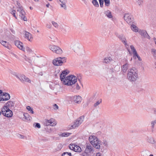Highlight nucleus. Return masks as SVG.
Wrapping results in <instances>:
<instances>
[{"mask_svg": "<svg viewBox=\"0 0 156 156\" xmlns=\"http://www.w3.org/2000/svg\"><path fill=\"white\" fill-rule=\"evenodd\" d=\"M139 76L137 71L134 68L129 69L127 74L128 79L131 82H134L138 78Z\"/></svg>", "mask_w": 156, "mask_h": 156, "instance_id": "nucleus-1", "label": "nucleus"}, {"mask_svg": "<svg viewBox=\"0 0 156 156\" xmlns=\"http://www.w3.org/2000/svg\"><path fill=\"white\" fill-rule=\"evenodd\" d=\"M77 81V77L73 75L66 77V80L63 82V84L68 86H71L76 83Z\"/></svg>", "mask_w": 156, "mask_h": 156, "instance_id": "nucleus-2", "label": "nucleus"}, {"mask_svg": "<svg viewBox=\"0 0 156 156\" xmlns=\"http://www.w3.org/2000/svg\"><path fill=\"white\" fill-rule=\"evenodd\" d=\"M89 140L94 147L97 149L100 148V141L95 136H90L89 137Z\"/></svg>", "mask_w": 156, "mask_h": 156, "instance_id": "nucleus-3", "label": "nucleus"}, {"mask_svg": "<svg viewBox=\"0 0 156 156\" xmlns=\"http://www.w3.org/2000/svg\"><path fill=\"white\" fill-rule=\"evenodd\" d=\"M84 119V116H80L74 122L73 125L69 126H69L68 128L69 129L76 128L79 126L82 123Z\"/></svg>", "mask_w": 156, "mask_h": 156, "instance_id": "nucleus-4", "label": "nucleus"}, {"mask_svg": "<svg viewBox=\"0 0 156 156\" xmlns=\"http://www.w3.org/2000/svg\"><path fill=\"white\" fill-rule=\"evenodd\" d=\"M49 49L53 52L57 54L61 55L62 54L63 51L59 47L52 44L49 46Z\"/></svg>", "mask_w": 156, "mask_h": 156, "instance_id": "nucleus-5", "label": "nucleus"}, {"mask_svg": "<svg viewBox=\"0 0 156 156\" xmlns=\"http://www.w3.org/2000/svg\"><path fill=\"white\" fill-rule=\"evenodd\" d=\"M66 62V58L65 57H59L56 58L53 61V64L54 65L57 66H60L62 64Z\"/></svg>", "mask_w": 156, "mask_h": 156, "instance_id": "nucleus-6", "label": "nucleus"}, {"mask_svg": "<svg viewBox=\"0 0 156 156\" xmlns=\"http://www.w3.org/2000/svg\"><path fill=\"white\" fill-rule=\"evenodd\" d=\"M2 113L4 116L7 117H11L13 115L12 111L8 108L3 107L1 109Z\"/></svg>", "mask_w": 156, "mask_h": 156, "instance_id": "nucleus-7", "label": "nucleus"}, {"mask_svg": "<svg viewBox=\"0 0 156 156\" xmlns=\"http://www.w3.org/2000/svg\"><path fill=\"white\" fill-rule=\"evenodd\" d=\"M80 44L77 42H73L70 45V48L76 52L80 49Z\"/></svg>", "mask_w": 156, "mask_h": 156, "instance_id": "nucleus-8", "label": "nucleus"}, {"mask_svg": "<svg viewBox=\"0 0 156 156\" xmlns=\"http://www.w3.org/2000/svg\"><path fill=\"white\" fill-rule=\"evenodd\" d=\"M124 18L125 20L129 24L131 25L133 23V18L130 14L127 13L124 15Z\"/></svg>", "mask_w": 156, "mask_h": 156, "instance_id": "nucleus-9", "label": "nucleus"}, {"mask_svg": "<svg viewBox=\"0 0 156 156\" xmlns=\"http://www.w3.org/2000/svg\"><path fill=\"white\" fill-rule=\"evenodd\" d=\"M44 124L45 126H54L56 125V123L54 119L51 118L49 119H45L44 122Z\"/></svg>", "mask_w": 156, "mask_h": 156, "instance_id": "nucleus-10", "label": "nucleus"}, {"mask_svg": "<svg viewBox=\"0 0 156 156\" xmlns=\"http://www.w3.org/2000/svg\"><path fill=\"white\" fill-rule=\"evenodd\" d=\"M17 11L20 13L19 16L21 17V19L25 21H27V18L25 16V12L23 9L22 7H18Z\"/></svg>", "mask_w": 156, "mask_h": 156, "instance_id": "nucleus-11", "label": "nucleus"}, {"mask_svg": "<svg viewBox=\"0 0 156 156\" xmlns=\"http://www.w3.org/2000/svg\"><path fill=\"white\" fill-rule=\"evenodd\" d=\"M69 147L70 149L75 152H80L81 151V148L75 144H70Z\"/></svg>", "mask_w": 156, "mask_h": 156, "instance_id": "nucleus-12", "label": "nucleus"}, {"mask_svg": "<svg viewBox=\"0 0 156 156\" xmlns=\"http://www.w3.org/2000/svg\"><path fill=\"white\" fill-rule=\"evenodd\" d=\"M72 101L76 104H80L82 101V98L81 96L79 95H75L71 97Z\"/></svg>", "mask_w": 156, "mask_h": 156, "instance_id": "nucleus-13", "label": "nucleus"}, {"mask_svg": "<svg viewBox=\"0 0 156 156\" xmlns=\"http://www.w3.org/2000/svg\"><path fill=\"white\" fill-rule=\"evenodd\" d=\"M69 73V72L67 71V70H64L60 74V78L62 83H63V82L66 80V76Z\"/></svg>", "mask_w": 156, "mask_h": 156, "instance_id": "nucleus-14", "label": "nucleus"}, {"mask_svg": "<svg viewBox=\"0 0 156 156\" xmlns=\"http://www.w3.org/2000/svg\"><path fill=\"white\" fill-rule=\"evenodd\" d=\"M16 76L17 78L22 82L23 81H25L30 83L31 82V80L24 75H22L19 76L16 75Z\"/></svg>", "mask_w": 156, "mask_h": 156, "instance_id": "nucleus-15", "label": "nucleus"}, {"mask_svg": "<svg viewBox=\"0 0 156 156\" xmlns=\"http://www.w3.org/2000/svg\"><path fill=\"white\" fill-rule=\"evenodd\" d=\"M16 76L17 78L22 82L23 81H25L30 83L31 82V80L24 75H22L19 76L16 75Z\"/></svg>", "mask_w": 156, "mask_h": 156, "instance_id": "nucleus-16", "label": "nucleus"}, {"mask_svg": "<svg viewBox=\"0 0 156 156\" xmlns=\"http://www.w3.org/2000/svg\"><path fill=\"white\" fill-rule=\"evenodd\" d=\"M15 44L19 49L23 51H25V49L23 47V44L22 42L17 40L15 41Z\"/></svg>", "mask_w": 156, "mask_h": 156, "instance_id": "nucleus-17", "label": "nucleus"}, {"mask_svg": "<svg viewBox=\"0 0 156 156\" xmlns=\"http://www.w3.org/2000/svg\"><path fill=\"white\" fill-rule=\"evenodd\" d=\"M24 37L29 41H31L33 40L32 34L26 31H24Z\"/></svg>", "mask_w": 156, "mask_h": 156, "instance_id": "nucleus-18", "label": "nucleus"}, {"mask_svg": "<svg viewBox=\"0 0 156 156\" xmlns=\"http://www.w3.org/2000/svg\"><path fill=\"white\" fill-rule=\"evenodd\" d=\"M139 33L142 36H143L144 37L150 39V37L146 30H140L139 31Z\"/></svg>", "mask_w": 156, "mask_h": 156, "instance_id": "nucleus-19", "label": "nucleus"}, {"mask_svg": "<svg viewBox=\"0 0 156 156\" xmlns=\"http://www.w3.org/2000/svg\"><path fill=\"white\" fill-rule=\"evenodd\" d=\"M14 104L13 102L9 101L7 102L3 107H5L10 109L14 107Z\"/></svg>", "mask_w": 156, "mask_h": 156, "instance_id": "nucleus-20", "label": "nucleus"}, {"mask_svg": "<svg viewBox=\"0 0 156 156\" xmlns=\"http://www.w3.org/2000/svg\"><path fill=\"white\" fill-rule=\"evenodd\" d=\"M126 63L123 65L122 66V71L124 73L126 72L127 70L128 69V67L129 65V64L128 63V61L126 60Z\"/></svg>", "mask_w": 156, "mask_h": 156, "instance_id": "nucleus-21", "label": "nucleus"}, {"mask_svg": "<svg viewBox=\"0 0 156 156\" xmlns=\"http://www.w3.org/2000/svg\"><path fill=\"white\" fill-rule=\"evenodd\" d=\"M119 39L122 41L125 45V46L127 48L129 47V45L126 43V38L123 36H119Z\"/></svg>", "mask_w": 156, "mask_h": 156, "instance_id": "nucleus-22", "label": "nucleus"}, {"mask_svg": "<svg viewBox=\"0 0 156 156\" xmlns=\"http://www.w3.org/2000/svg\"><path fill=\"white\" fill-rule=\"evenodd\" d=\"M94 151V148L93 147L90 145H87L86 146L85 151V153L90 152L91 151Z\"/></svg>", "mask_w": 156, "mask_h": 156, "instance_id": "nucleus-23", "label": "nucleus"}, {"mask_svg": "<svg viewBox=\"0 0 156 156\" xmlns=\"http://www.w3.org/2000/svg\"><path fill=\"white\" fill-rule=\"evenodd\" d=\"M104 14L109 18H112L113 17L111 11L109 10H107L105 11Z\"/></svg>", "mask_w": 156, "mask_h": 156, "instance_id": "nucleus-24", "label": "nucleus"}, {"mask_svg": "<svg viewBox=\"0 0 156 156\" xmlns=\"http://www.w3.org/2000/svg\"><path fill=\"white\" fill-rule=\"evenodd\" d=\"M0 43L5 47L9 49V43L5 41L1 40L0 42Z\"/></svg>", "mask_w": 156, "mask_h": 156, "instance_id": "nucleus-25", "label": "nucleus"}, {"mask_svg": "<svg viewBox=\"0 0 156 156\" xmlns=\"http://www.w3.org/2000/svg\"><path fill=\"white\" fill-rule=\"evenodd\" d=\"M113 60L112 58L110 56L106 57L104 60V62L106 63H109Z\"/></svg>", "mask_w": 156, "mask_h": 156, "instance_id": "nucleus-26", "label": "nucleus"}, {"mask_svg": "<svg viewBox=\"0 0 156 156\" xmlns=\"http://www.w3.org/2000/svg\"><path fill=\"white\" fill-rule=\"evenodd\" d=\"M130 25H131V29L133 31L135 32H138V28L136 25L133 24V23Z\"/></svg>", "mask_w": 156, "mask_h": 156, "instance_id": "nucleus-27", "label": "nucleus"}, {"mask_svg": "<svg viewBox=\"0 0 156 156\" xmlns=\"http://www.w3.org/2000/svg\"><path fill=\"white\" fill-rule=\"evenodd\" d=\"M151 53L154 59L156 60V49L154 48L151 49Z\"/></svg>", "mask_w": 156, "mask_h": 156, "instance_id": "nucleus-28", "label": "nucleus"}, {"mask_svg": "<svg viewBox=\"0 0 156 156\" xmlns=\"http://www.w3.org/2000/svg\"><path fill=\"white\" fill-rule=\"evenodd\" d=\"M149 154V151L147 150L143 151L142 152L141 155L142 156H148V155Z\"/></svg>", "mask_w": 156, "mask_h": 156, "instance_id": "nucleus-29", "label": "nucleus"}, {"mask_svg": "<svg viewBox=\"0 0 156 156\" xmlns=\"http://www.w3.org/2000/svg\"><path fill=\"white\" fill-rule=\"evenodd\" d=\"M130 48L131 50L132 51L133 55L137 53L135 48L133 45H130Z\"/></svg>", "mask_w": 156, "mask_h": 156, "instance_id": "nucleus-30", "label": "nucleus"}, {"mask_svg": "<svg viewBox=\"0 0 156 156\" xmlns=\"http://www.w3.org/2000/svg\"><path fill=\"white\" fill-rule=\"evenodd\" d=\"M23 115L25 117V119L27 121H29L30 120V116L27 113H24L23 114Z\"/></svg>", "mask_w": 156, "mask_h": 156, "instance_id": "nucleus-31", "label": "nucleus"}, {"mask_svg": "<svg viewBox=\"0 0 156 156\" xmlns=\"http://www.w3.org/2000/svg\"><path fill=\"white\" fill-rule=\"evenodd\" d=\"M4 97L5 99H6V100H8L10 98V96L9 94L6 93H4Z\"/></svg>", "mask_w": 156, "mask_h": 156, "instance_id": "nucleus-32", "label": "nucleus"}, {"mask_svg": "<svg viewBox=\"0 0 156 156\" xmlns=\"http://www.w3.org/2000/svg\"><path fill=\"white\" fill-rule=\"evenodd\" d=\"M27 109L30 112V113H31L32 114H34V112L33 110V108H32L30 106H28L27 107Z\"/></svg>", "mask_w": 156, "mask_h": 156, "instance_id": "nucleus-33", "label": "nucleus"}, {"mask_svg": "<svg viewBox=\"0 0 156 156\" xmlns=\"http://www.w3.org/2000/svg\"><path fill=\"white\" fill-rule=\"evenodd\" d=\"M51 23L53 26L55 28H57L58 27L59 25L58 23L54 21H52L51 22Z\"/></svg>", "mask_w": 156, "mask_h": 156, "instance_id": "nucleus-34", "label": "nucleus"}, {"mask_svg": "<svg viewBox=\"0 0 156 156\" xmlns=\"http://www.w3.org/2000/svg\"><path fill=\"white\" fill-rule=\"evenodd\" d=\"M102 102V100L101 99L97 101L94 105V106L96 107L97 106L99 105Z\"/></svg>", "mask_w": 156, "mask_h": 156, "instance_id": "nucleus-35", "label": "nucleus"}, {"mask_svg": "<svg viewBox=\"0 0 156 156\" xmlns=\"http://www.w3.org/2000/svg\"><path fill=\"white\" fill-rule=\"evenodd\" d=\"M92 3L94 5L97 7L99 6V4L97 0H93Z\"/></svg>", "mask_w": 156, "mask_h": 156, "instance_id": "nucleus-36", "label": "nucleus"}, {"mask_svg": "<svg viewBox=\"0 0 156 156\" xmlns=\"http://www.w3.org/2000/svg\"><path fill=\"white\" fill-rule=\"evenodd\" d=\"M155 124L156 125V120H153L151 122V127L152 129L154 128Z\"/></svg>", "mask_w": 156, "mask_h": 156, "instance_id": "nucleus-37", "label": "nucleus"}, {"mask_svg": "<svg viewBox=\"0 0 156 156\" xmlns=\"http://www.w3.org/2000/svg\"><path fill=\"white\" fill-rule=\"evenodd\" d=\"M70 134V133H64L61 134V136L62 137H67L69 136Z\"/></svg>", "mask_w": 156, "mask_h": 156, "instance_id": "nucleus-38", "label": "nucleus"}, {"mask_svg": "<svg viewBox=\"0 0 156 156\" xmlns=\"http://www.w3.org/2000/svg\"><path fill=\"white\" fill-rule=\"evenodd\" d=\"M62 156H71V154L70 153L65 152L62 154Z\"/></svg>", "mask_w": 156, "mask_h": 156, "instance_id": "nucleus-39", "label": "nucleus"}, {"mask_svg": "<svg viewBox=\"0 0 156 156\" xmlns=\"http://www.w3.org/2000/svg\"><path fill=\"white\" fill-rule=\"evenodd\" d=\"M23 58L26 61L28 62H29L30 63L31 62V60L28 58L25 55H23L22 56Z\"/></svg>", "mask_w": 156, "mask_h": 156, "instance_id": "nucleus-40", "label": "nucleus"}, {"mask_svg": "<svg viewBox=\"0 0 156 156\" xmlns=\"http://www.w3.org/2000/svg\"><path fill=\"white\" fill-rule=\"evenodd\" d=\"M105 5L106 6L108 7L110 5V0H107L105 1Z\"/></svg>", "mask_w": 156, "mask_h": 156, "instance_id": "nucleus-41", "label": "nucleus"}, {"mask_svg": "<svg viewBox=\"0 0 156 156\" xmlns=\"http://www.w3.org/2000/svg\"><path fill=\"white\" fill-rule=\"evenodd\" d=\"M75 88L77 90H79L80 88V86L79 84L78 83H76L75 85Z\"/></svg>", "mask_w": 156, "mask_h": 156, "instance_id": "nucleus-42", "label": "nucleus"}, {"mask_svg": "<svg viewBox=\"0 0 156 156\" xmlns=\"http://www.w3.org/2000/svg\"><path fill=\"white\" fill-rule=\"evenodd\" d=\"M16 11L14 10H12L11 12V13L13 15V16L16 19H17V17L16 15Z\"/></svg>", "mask_w": 156, "mask_h": 156, "instance_id": "nucleus-43", "label": "nucleus"}, {"mask_svg": "<svg viewBox=\"0 0 156 156\" xmlns=\"http://www.w3.org/2000/svg\"><path fill=\"white\" fill-rule=\"evenodd\" d=\"M3 96L2 94V92L1 91L0 92V101H3Z\"/></svg>", "mask_w": 156, "mask_h": 156, "instance_id": "nucleus-44", "label": "nucleus"}, {"mask_svg": "<svg viewBox=\"0 0 156 156\" xmlns=\"http://www.w3.org/2000/svg\"><path fill=\"white\" fill-rule=\"evenodd\" d=\"M99 2L100 4V6L101 7H102L103 6L104 1L103 0H99Z\"/></svg>", "mask_w": 156, "mask_h": 156, "instance_id": "nucleus-45", "label": "nucleus"}, {"mask_svg": "<svg viewBox=\"0 0 156 156\" xmlns=\"http://www.w3.org/2000/svg\"><path fill=\"white\" fill-rule=\"evenodd\" d=\"M18 136L19 138L20 139H24L26 137L20 134H19L18 135Z\"/></svg>", "mask_w": 156, "mask_h": 156, "instance_id": "nucleus-46", "label": "nucleus"}, {"mask_svg": "<svg viewBox=\"0 0 156 156\" xmlns=\"http://www.w3.org/2000/svg\"><path fill=\"white\" fill-rule=\"evenodd\" d=\"M26 51L29 53H31L32 52V50L29 47H27L26 48Z\"/></svg>", "mask_w": 156, "mask_h": 156, "instance_id": "nucleus-47", "label": "nucleus"}, {"mask_svg": "<svg viewBox=\"0 0 156 156\" xmlns=\"http://www.w3.org/2000/svg\"><path fill=\"white\" fill-rule=\"evenodd\" d=\"M102 144L105 147H107L108 145V142L106 140H103Z\"/></svg>", "mask_w": 156, "mask_h": 156, "instance_id": "nucleus-48", "label": "nucleus"}, {"mask_svg": "<svg viewBox=\"0 0 156 156\" xmlns=\"http://www.w3.org/2000/svg\"><path fill=\"white\" fill-rule=\"evenodd\" d=\"M53 106V108L55 110H56L58 108V107L56 104H54Z\"/></svg>", "mask_w": 156, "mask_h": 156, "instance_id": "nucleus-49", "label": "nucleus"}, {"mask_svg": "<svg viewBox=\"0 0 156 156\" xmlns=\"http://www.w3.org/2000/svg\"><path fill=\"white\" fill-rule=\"evenodd\" d=\"M135 56H136L137 58L139 60L141 61L142 60L141 58H140V56L138 55L137 53V54H135V55H134V56H133L134 57H135Z\"/></svg>", "mask_w": 156, "mask_h": 156, "instance_id": "nucleus-50", "label": "nucleus"}, {"mask_svg": "<svg viewBox=\"0 0 156 156\" xmlns=\"http://www.w3.org/2000/svg\"><path fill=\"white\" fill-rule=\"evenodd\" d=\"M115 71V69L113 68L110 69L109 70V72L111 73L114 72Z\"/></svg>", "mask_w": 156, "mask_h": 156, "instance_id": "nucleus-51", "label": "nucleus"}, {"mask_svg": "<svg viewBox=\"0 0 156 156\" xmlns=\"http://www.w3.org/2000/svg\"><path fill=\"white\" fill-rule=\"evenodd\" d=\"M36 125L35 126V127H37L38 128H39L41 127V126L39 123H35Z\"/></svg>", "mask_w": 156, "mask_h": 156, "instance_id": "nucleus-52", "label": "nucleus"}, {"mask_svg": "<svg viewBox=\"0 0 156 156\" xmlns=\"http://www.w3.org/2000/svg\"><path fill=\"white\" fill-rule=\"evenodd\" d=\"M61 6L64 8L65 9H66V5L64 3H62V4H61Z\"/></svg>", "mask_w": 156, "mask_h": 156, "instance_id": "nucleus-53", "label": "nucleus"}, {"mask_svg": "<svg viewBox=\"0 0 156 156\" xmlns=\"http://www.w3.org/2000/svg\"><path fill=\"white\" fill-rule=\"evenodd\" d=\"M77 77H78V80L80 82V85H81V80H80V79H81V76H80V77L79 78V77L78 76H77Z\"/></svg>", "mask_w": 156, "mask_h": 156, "instance_id": "nucleus-54", "label": "nucleus"}, {"mask_svg": "<svg viewBox=\"0 0 156 156\" xmlns=\"http://www.w3.org/2000/svg\"><path fill=\"white\" fill-rule=\"evenodd\" d=\"M82 156H90L89 154H87L86 153H84L82 155Z\"/></svg>", "mask_w": 156, "mask_h": 156, "instance_id": "nucleus-55", "label": "nucleus"}, {"mask_svg": "<svg viewBox=\"0 0 156 156\" xmlns=\"http://www.w3.org/2000/svg\"><path fill=\"white\" fill-rule=\"evenodd\" d=\"M96 156H103L101 155V154L100 153V152L97 153L96 154Z\"/></svg>", "mask_w": 156, "mask_h": 156, "instance_id": "nucleus-56", "label": "nucleus"}, {"mask_svg": "<svg viewBox=\"0 0 156 156\" xmlns=\"http://www.w3.org/2000/svg\"><path fill=\"white\" fill-rule=\"evenodd\" d=\"M150 139L151 140V141L150 142V143H153L154 142V139L153 138H151Z\"/></svg>", "mask_w": 156, "mask_h": 156, "instance_id": "nucleus-57", "label": "nucleus"}, {"mask_svg": "<svg viewBox=\"0 0 156 156\" xmlns=\"http://www.w3.org/2000/svg\"><path fill=\"white\" fill-rule=\"evenodd\" d=\"M59 1L62 3H65L66 2V0H59Z\"/></svg>", "mask_w": 156, "mask_h": 156, "instance_id": "nucleus-58", "label": "nucleus"}, {"mask_svg": "<svg viewBox=\"0 0 156 156\" xmlns=\"http://www.w3.org/2000/svg\"><path fill=\"white\" fill-rule=\"evenodd\" d=\"M2 94L3 95V101H6V99H5V97H4V93H3L2 92Z\"/></svg>", "mask_w": 156, "mask_h": 156, "instance_id": "nucleus-59", "label": "nucleus"}, {"mask_svg": "<svg viewBox=\"0 0 156 156\" xmlns=\"http://www.w3.org/2000/svg\"><path fill=\"white\" fill-rule=\"evenodd\" d=\"M153 40L155 42V44L156 45V38L155 37H154L153 38Z\"/></svg>", "mask_w": 156, "mask_h": 156, "instance_id": "nucleus-60", "label": "nucleus"}, {"mask_svg": "<svg viewBox=\"0 0 156 156\" xmlns=\"http://www.w3.org/2000/svg\"><path fill=\"white\" fill-rule=\"evenodd\" d=\"M47 27L48 28H51V26L50 25H47Z\"/></svg>", "mask_w": 156, "mask_h": 156, "instance_id": "nucleus-61", "label": "nucleus"}, {"mask_svg": "<svg viewBox=\"0 0 156 156\" xmlns=\"http://www.w3.org/2000/svg\"><path fill=\"white\" fill-rule=\"evenodd\" d=\"M17 4L19 6H20V3L17 2Z\"/></svg>", "mask_w": 156, "mask_h": 156, "instance_id": "nucleus-62", "label": "nucleus"}, {"mask_svg": "<svg viewBox=\"0 0 156 156\" xmlns=\"http://www.w3.org/2000/svg\"><path fill=\"white\" fill-rule=\"evenodd\" d=\"M49 4L46 5V6L48 7H49Z\"/></svg>", "mask_w": 156, "mask_h": 156, "instance_id": "nucleus-63", "label": "nucleus"}, {"mask_svg": "<svg viewBox=\"0 0 156 156\" xmlns=\"http://www.w3.org/2000/svg\"><path fill=\"white\" fill-rule=\"evenodd\" d=\"M154 65L155 66V67H156V62H155V63H154Z\"/></svg>", "mask_w": 156, "mask_h": 156, "instance_id": "nucleus-64", "label": "nucleus"}]
</instances>
